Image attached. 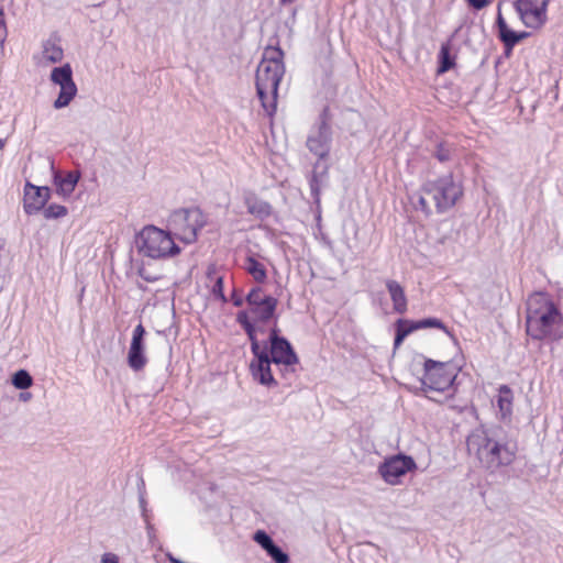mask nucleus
Returning <instances> with one entry per match:
<instances>
[{
    "mask_svg": "<svg viewBox=\"0 0 563 563\" xmlns=\"http://www.w3.org/2000/svg\"><path fill=\"white\" fill-rule=\"evenodd\" d=\"M7 36V27L4 22V14L0 11V42H3ZM2 46L0 45V49Z\"/></svg>",
    "mask_w": 563,
    "mask_h": 563,
    "instance_id": "obj_34",
    "label": "nucleus"
},
{
    "mask_svg": "<svg viewBox=\"0 0 563 563\" xmlns=\"http://www.w3.org/2000/svg\"><path fill=\"white\" fill-rule=\"evenodd\" d=\"M51 80L59 86V93L54 101L55 109L67 107L77 93V86L73 79V69L69 64L55 67L51 73Z\"/></svg>",
    "mask_w": 563,
    "mask_h": 563,
    "instance_id": "obj_12",
    "label": "nucleus"
},
{
    "mask_svg": "<svg viewBox=\"0 0 563 563\" xmlns=\"http://www.w3.org/2000/svg\"><path fill=\"white\" fill-rule=\"evenodd\" d=\"M168 222L180 241L192 243L205 227L206 217L199 208L178 209L170 214Z\"/></svg>",
    "mask_w": 563,
    "mask_h": 563,
    "instance_id": "obj_7",
    "label": "nucleus"
},
{
    "mask_svg": "<svg viewBox=\"0 0 563 563\" xmlns=\"http://www.w3.org/2000/svg\"><path fill=\"white\" fill-rule=\"evenodd\" d=\"M42 210L45 219H58L67 214V208L56 203H52Z\"/></svg>",
    "mask_w": 563,
    "mask_h": 563,
    "instance_id": "obj_28",
    "label": "nucleus"
},
{
    "mask_svg": "<svg viewBox=\"0 0 563 563\" xmlns=\"http://www.w3.org/2000/svg\"><path fill=\"white\" fill-rule=\"evenodd\" d=\"M101 563H119V558L114 553H104L101 556Z\"/></svg>",
    "mask_w": 563,
    "mask_h": 563,
    "instance_id": "obj_36",
    "label": "nucleus"
},
{
    "mask_svg": "<svg viewBox=\"0 0 563 563\" xmlns=\"http://www.w3.org/2000/svg\"><path fill=\"white\" fill-rule=\"evenodd\" d=\"M139 275L148 283H154L161 278L158 274L150 273L145 266L139 268Z\"/></svg>",
    "mask_w": 563,
    "mask_h": 563,
    "instance_id": "obj_32",
    "label": "nucleus"
},
{
    "mask_svg": "<svg viewBox=\"0 0 563 563\" xmlns=\"http://www.w3.org/2000/svg\"><path fill=\"white\" fill-rule=\"evenodd\" d=\"M284 53L279 47L268 46L263 53L256 70V91L267 115L276 111L277 90L285 74Z\"/></svg>",
    "mask_w": 563,
    "mask_h": 563,
    "instance_id": "obj_3",
    "label": "nucleus"
},
{
    "mask_svg": "<svg viewBox=\"0 0 563 563\" xmlns=\"http://www.w3.org/2000/svg\"><path fill=\"white\" fill-rule=\"evenodd\" d=\"M476 10H482L490 3V0H465Z\"/></svg>",
    "mask_w": 563,
    "mask_h": 563,
    "instance_id": "obj_33",
    "label": "nucleus"
},
{
    "mask_svg": "<svg viewBox=\"0 0 563 563\" xmlns=\"http://www.w3.org/2000/svg\"><path fill=\"white\" fill-rule=\"evenodd\" d=\"M439 58H440V66L438 69L439 73H445L453 67L454 62L450 54L449 44H443L441 46Z\"/></svg>",
    "mask_w": 563,
    "mask_h": 563,
    "instance_id": "obj_26",
    "label": "nucleus"
},
{
    "mask_svg": "<svg viewBox=\"0 0 563 563\" xmlns=\"http://www.w3.org/2000/svg\"><path fill=\"white\" fill-rule=\"evenodd\" d=\"M51 198V189L46 186H35L26 183L24 186L23 209L27 214L40 212Z\"/></svg>",
    "mask_w": 563,
    "mask_h": 563,
    "instance_id": "obj_15",
    "label": "nucleus"
},
{
    "mask_svg": "<svg viewBox=\"0 0 563 563\" xmlns=\"http://www.w3.org/2000/svg\"><path fill=\"white\" fill-rule=\"evenodd\" d=\"M499 428H476L467 437L466 445L471 455H475L483 467L490 472L512 463L516 448L500 437Z\"/></svg>",
    "mask_w": 563,
    "mask_h": 563,
    "instance_id": "obj_1",
    "label": "nucleus"
},
{
    "mask_svg": "<svg viewBox=\"0 0 563 563\" xmlns=\"http://www.w3.org/2000/svg\"><path fill=\"white\" fill-rule=\"evenodd\" d=\"M136 250L143 256L159 260L180 252L170 234L154 225L143 228L135 239Z\"/></svg>",
    "mask_w": 563,
    "mask_h": 563,
    "instance_id": "obj_6",
    "label": "nucleus"
},
{
    "mask_svg": "<svg viewBox=\"0 0 563 563\" xmlns=\"http://www.w3.org/2000/svg\"><path fill=\"white\" fill-rule=\"evenodd\" d=\"M417 468L415 460L405 454H396L384 460L378 466V473L388 485H399L401 477Z\"/></svg>",
    "mask_w": 563,
    "mask_h": 563,
    "instance_id": "obj_11",
    "label": "nucleus"
},
{
    "mask_svg": "<svg viewBox=\"0 0 563 563\" xmlns=\"http://www.w3.org/2000/svg\"><path fill=\"white\" fill-rule=\"evenodd\" d=\"M247 212L257 219H266L272 214L273 208L269 202L258 198L254 194H249L244 198Z\"/></svg>",
    "mask_w": 563,
    "mask_h": 563,
    "instance_id": "obj_19",
    "label": "nucleus"
},
{
    "mask_svg": "<svg viewBox=\"0 0 563 563\" xmlns=\"http://www.w3.org/2000/svg\"><path fill=\"white\" fill-rule=\"evenodd\" d=\"M462 195V185L452 175H445L424 184L419 205L426 213L432 212V206L438 213H442L454 207Z\"/></svg>",
    "mask_w": 563,
    "mask_h": 563,
    "instance_id": "obj_4",
    "label": "nucleus"
},
{
    "mask_svg": "<svg viewBox=\"0 0 563 563\" xmlns=\"http://www.w3.org/2000/svg\"><path fill=\"white\" fill-rule=\"evenodd\" d=\"M279 330L274 327L269 331V357L275 365H284L282 375L288 378L289 375L294 374L292 366L298 363V356L296 355L289 341L278 335Z\"/></svg>",
    "mask_w": 563,
    "mask_h": 563,
    "instance_id": "obj_10",
    "label": "nucleus"
},
{
    "mask_svg": "<svg viewBox=\"0 0 563 563\" xmlns=\"http://www.w3.org/2000/svg\"><path fill=\"white\" fill-rule=\"evenodd\" d=\"M43 59L48 63H58L64 57V51L55 37H49L43 44Z\"/></svg>",
    "mask_w": 563,
    "mask_h": 563,
    "instance_id": "obj_22",
    "label": "nucleus"
},
{
    "mask_svg": "<svg viewBox=\"0 0 563 563\" xmlns=\"http://www.w3.org/2000/svg\"><path fill=\"white\" fill-rule=\"evenodd\" d=\"M434 155L441 163L448 162L451 157V148L445 144H439Z\"/></svg>",
    "mask_w": 563,
    "mask_h": 563,
    "instance_id": "obj_30",
    "label": "nucleus"
},
{
    "mask_svg": "<svg viewBox=\"0 0 563 563\" xmlns=\"http://www.w3.org/2000/svg\"><path fill=\"white\" fill-rule=\"evenodd\" d=\"M79 180L78 173H68L65 177H62L58 173L54 175V184L56 191L63 197H68L75 190V187Z\"/></svg>",
    "mask_w": 563,
    "mask_h": 563,
    "instance_id": "obj_21",
    "label": "nucleus"
},
{
    "mask_svg": "<svg viewBox=\"0 0 563 563\" xmlns=\"http://www.w3.org/2000/svg\"><path fill=\"white\" fill-rule=\"evenodd\" d=\"M496 23L498 27L499 38L508 49H511L517 43H519L521 40L528 36L527 32L517 33L508 27L500 11V4H498Z\"/></svg>",
    "mask_w": 563,
    "mask_h": 563,
    "instance_id": "obj_18",
    "label": "nucleus"
},
{
    "mask_svg": "<svg viewBox=\"0 0 563 563\" xmlns=\"http://www.w3.org/2000/svg\"><path fill=\"white\" fill-rule=\"evenodd\" d=\"M250 328L247 327L246 334L251 341V351L254 355V360L250 364L252 376L254 380L263 386L276 387L278 383L272 372V364L274 362L271 361L268 346L266 343L262 346L257 338H253L252 329Z\"/></svg>",
    "mask_w": 563,
    "mask_h": 563,
    "instance_id": "obj_9",
    "label": "nucleus"
},
{
    "mask_svg": "<svg viewBox=\"0 0 563 563\" xmlns=\"http://www.w3.org/2000/svg\"><path fill=\"white\" fill-rule=\"evenodd\" d=\"M145 333L146 331L141 323L133 330L132 340L128 352V364L135 372L143 369L147 362L144 346Z\"/></svg>",
    "mask_w": 563,
    "mask_h": 563,
    "instance_id": "obj_16",
    "label": "nucleus"
},
{
    "mask_svg": "<svg viewBox=\"0 0 563 563\" xmlns=\"http://www.w3.org/2000/svg\"><path fill=\"white\" fill-rule=\"evenodd\" d=\"M549 0H517L515 9L527 27H541L547 21Z\"/></svg>",
    "mask_w": 563,
    "mask_h": 563,
    "instance_id": "obj_13",
    "label": "nucleus"
},
{
    "mask_svg": "<svg viewBox=\"0 0 563 563\" xmlns=\"http://www.w3.org/2000/svg\"><path fill=\"white\" fill-rule=\"evenodd\" d=\"M497 406L503 419H506L511 415L512 409V394L508 386L503 385L499 388V395L497 398Z\"/></svg>",
    "mask_w": 563,
    "mask_h": 563,
    "instance_id": "obj_24",
    "label": "nucleus"
},
{
    "mask_svg": "<svg viewBox=\"0 0 563 563\" xmlns=\"http://www.w3.org/2000/svg\"><path fill=\"white\" fill-rule=\"evenodd\" d=\"M243 267L253 277L255 282H265L267 277L265 265L258 262L255 257L247 256Z\"/></svg>",
    "mask_w": 563,
    "mask_h": 563,
    "instance_id": "obj_23",
    "label": "nucleus"
},
{
    "mask_svg": "<svg viewBox=\"0 0 563 563\" xmlns=\"http://www.w3.org/2000/svg\"><path fill=\"white\" fill-rule=\"evenodd\" d=\"M5 145V141L0 139V150H2Z\"/></svg>",
    "mask_w": 563,
    "mask_h": 563,
    "instance_id": "obj_37",
    "label": "nucleus"
},
{
    "mask_svg": "<svg viewBox=\"0 0 563 563\" xmlns=\"http://www.w3.org/2000/svg\"><path fill=\"white\" fill-rule=\"evenodd\" d=\"M295 0H280L282 3L286 4V3H292Z\"/></svg>",
    "mask_w": 563,
    "mask_h": 563,
    "instance_id": "obj_38",
    "label": "nucleus"
},
{
    "mask_svg": "<svg viewBox=\"0 0 563 563\" xmlns=\"http://www.w3.org/2000/svg\"><path fill=\"white\" fill-rule=\"evenodd\" d=\"M253 540L275 563H289V555L264 530H257L253 536Z\"/></svg>",
    "mask_w": 563,
    "mask_h": 563,
    "instance_id": "obj_17",
    "label": "nucleus"
},
{
    "mask_svg": "<svg viewBox=\"0 0 563 563\" xmlns=\"http://www.w3.org/2000/svg\"><path fill=\"white\" fill-rule=\"evenodd\" d=\"M415 330H417V325L415 322H410L408 320L402 319L398 320L396 323V336L394 341L395 349L399 347L405 338Z\"/></svg>",
    "mask_w": 563,
    "mask_h": 563,
    "instance_id": "obj_25",
    "label": "nucleus"
},
{
    "mask_svg": "<svg viewBox=\"0 0 563 563\" xmlns=\"http://www.w3.org/2000/svg\"><path fill=\"white\" fill-rule=\"evenodd\" d=\"M245 302L247 309L238 312L236 321L245 332L247 327H251L252 335L256 338L257 328L255 323L268 322L275 314L278 301L276 298L264 294L262 288L255 287L246 295Z\"/></svg>",
    "mask_w": 563,
    "mask_h": 563,
    "instance_id": "obj_5",
    "label": "nucleus"
},
{
    "mask_svg": "<svg viewBox=\"0 0 563 563\" xmlns=\"http://www.w3.org/2000/svg\"><path fill=\"white\" fill-rule=\"evenodd\" d=\"M527 333L534 340L563 338V316L544 292H534L527 300Z\"/></svg>",
    "mask_w": 563,
    "mask_h": 563,
    "instance_id": "obj_2",
    "label": "nucleus"
},
{
    "mask_svg": "<svg viewBox=\"0 0 563 563\" xmlns=\"http://www.w3.org/2000/svg\"><path fill=\"white\" fill-rule=\"evenodd\" d=\"M418 329H424V328H440L444 329L443 323L435 318H428L420 321L415 322Z\"/></svg>",
    "mask_w": 563,
    "mask_h": 563,
    "instance_id": "obj_29",
    "label": "nucleus"
},
{
    "mask_svg": "<svg viewBox=\"0 0 563 563\" xmlns=\"http://www.w3.org/2000/svg\"><path fill=\"white\" fill-rule=\"evenodd\" d=\"M331 140V128L324 120H322L316 129L311 130L307 139V147L319 158H324L330 152Z\"/></svg>",
    "mask_w": 563,
    "mask_h": 563,
    "instance_id": "obj_14",
    "label": "nucleus"
},
{
    "mask_svg": "<svg viewBox=\"0 0 563 563\" xmlns=\"http://www.w3.org/2000/svg\"><path fill=\"white\" fill-rule=\"evenodd\" d=\"M33 379L31 375L24 371H18L12 378V384L19 389H26L32 386Z\"/></svg>",
    "mask_w": 563,
    "mask_h": 563,
    "instance_id": "obj_27",
    "label": "nucleus"
},
{
    "mask_svg": "<svg viewBox=\"0 0 563 563\" xmlns=\"http://www.w3.org/2000/svg\"><path fill=\"white\" fill-rule=\"evenodd\" d=\"M231 300L235 307L243 306L245 299H243L242 295L238 292V290H233L231 295Z\"/></svg>",
    "mask_w": 563,
    "mask_h": 563,
    "instance_id": "obj_35",
    "label": "nucleus"
},
{
    "mask_svg": "<svg viewBox=\"0 0 563 563\" xmlns=\"http://www.w3.org/2000/svg\"><path fill=\"white\" fill-rule=\"evenodd\" d=\"M212 292L222 302H227V297L224 296V292H223V278L222 277L217 278V280L212 287Z\"/></svg>",
    "mask_w": 563,
    "mask_h": 563,
    "instance_id": "obj_31",
    "label": "nucleus"
},
{
    "mask_svg": "<svg viewBox=\"0 0 563 563\" xmlns=\"http://www.w3.org/2000/svg\"><path fill=\"white\" fill-rule=\"evenodd\" d=\"M386 288L389 292L395 312L400 314L405 313L407 311V297L402 286L394 279H388L386 280Z\"/></svg>",
    "mask_w": 563,
    "mask_h": 563,
    "instance_id": "obj_20",
    "label": "nucleus"
},
{
    "mask_svg": "<svg viewBox=\"0 0 563 563\" xmlns=\"http://www.w3.org/2000/svg\"><path fill=\"white\" fill-rule=\"evenodd\" d=\"M455 378V368L450 363L426 360L421 389L424 393H443L452 388Z\"/></svg>",
    "mask_w": 563,
    "mask_h": 563,
    "instance_id": "obj_8",
    "label": "nucleus"
}]
</instances>
